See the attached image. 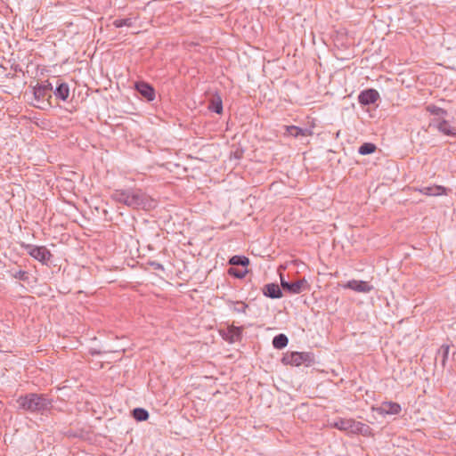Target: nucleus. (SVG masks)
<instances>
[{
    "mask_svg": "<svg viewBox=\"0 0 456 456\" xmlns=\"http://www.w3.org/2000/svg\"><path fill=\"white\" fill-rule=\"evenodd\" d=\"M116 201L134 208L147 209L153 207V200L141 190H116Z\"/></svg>",
    "mask_w": 456,
    "mask_h": 456,
    "instance_id": "f257e3e1",
    "label": "nucleus"
},
{
    "mask_svg": "<svg viewBox=\"0 0 456 456\" xmlns=\"http://www.w3.org/2000/svg\"><path fill=\"white\" fill-rule=\"evenodd\" d=\"M19 406L30 412H42L51 407V402L44 395L28 394L20 396L17 400Z\"/></svg>",
    "mask_w": 456,
    "mask_h": 456,
    "instance_id": "f03ea898",
    "label": "nucleus"
},
{
    "mask_svg": "<svg viewBox=\"0 0 456 456\" xmlns=\"http://www.w3.org/2000/svg\"><path fill=\"white\" fill-rule=\"evenodd\" d=\"M332 427L346 431L352 435H362L369 436L371 432V428L369 425L360 421H356L354 419H343L339 418L332 424Z\"/></svg>",
    "mask_w": 456,
    "mask_h": 456,
    "instance_id": "7ed1b4c3",
    "label": "nucleus"
},
{
    "mask_svg": "<svg viewBox=\"0 0 456 456\" xmlns=\"http://www.w3.org/2000/svg\"><path fill=\"white\" fill-rule=\"evenodd\" d=\"M281 362L286 365L300 366L305 364L310 366L314 363V354L311 352H288L284 354Z\"/></svg>",
    "mask_w": 456,
    "mask_h": 456,
    "instance_id": "20e7f679",
    "label": "nucleus"
},
{
    "mask_svg": "<svg viewBox=\"0 0 456 456\" xmlns=\"http://www.w3.org/2000/svg\"><path fill=\"white\" fill-rule=\"evenodd\" d=\"M20 247L26 250V252L31 257L41 262L42 264H47L53 256L51 251L45 246H37L22 242Z\"/></svg>",
    "mask_w": 456,
    "mask_h": 456,
    "instance_id": "39448f33",
    "label": "nucleus"
},
{
    "mask_svg": "<svg viewBox=\"0 0 456 456\" xmlns=\"http://www.w3.org/2000/svg\"><path fill=\"white\" fill-rule=\"evenodd\" d=\"M53 90V84L45 80L42 83H37L33 87V94L35 100L37 102L51 104L50 99L52 98V93Z\"/></svg>",
    "mask_w": 456,
    "mask_h": 456,
    "instance_id": "423d86ee",
    "label": "nucleus"
},
{
    "mask_svg": "<svg viewBox=\"0 0 456 456\" xmlns=\"http://www.w3.org/2000/svg\"><path fill=\"white\" fill-rule=\"evenodd\" d=\"M429 126L437 129L444 135H456V127L452 126L449 121L445 120L444 118H433L429 124Z\"/></svg>",
    "mask_w": 456,
    "mask_h": 456,
    "instance_id": "0eeeda50",
    "label": "nucleus"
},
{
    "mask_svg": "<svg viewBox=\"0 0 456 456\" xmlns=\"http://www.w3.org/2000/svg\"><path fill=\"white\" fill-rule=\"evenodd\" d=\"M281 285L284 290H287L291 294H299L306 289L307 282L304 279L289 282L281 277Z\"/></svg>",
    "mask_w": 456,
    "mask_h": 456,
    "instance_id": "6e6552de",
    "label": "nucleus"
},
{
    "mask_svg": "<svg viewBox=\"0 0 456 456\" xmlns=\"http://www.w3.org/2000/svg\"><path fill=\"white\" fill-rule=\"evenodd\" d=\"M379 99V94L375 89H366L358 95V102L362 105H370L375 103Z\"/></svg>",
    "mask_w": 456,
    "mask_h": 456,
    "instance_id": "1a4fd4ad",
    "label": "nucleus"
},
{
    "mask_svg": "<svg viewBox=\"0 0 456 456\" xmlns=\"http://www.w3.org/2000/svg\"><path fill=\"white\" fill-rule=\"evenodd\" d=\"M222 337L229 343L240 341L242 338V327L231 325L227 328L226 330L222 332Z\"/></svg>",
    "mask_w": 456,
    "mask_h": 456,
    "instance_id": "9d476101",
    "label": "nucleus"
},
{
    "mask_svg": "<svg viewBox=\"0 0 456 456\" xmlns=\"http://www.w3.org/2000/svg\"><path fill=\"white\" fill-rule=\"evenodd\" d=\"M344 289H348L361 293H368L372 290L373 287L367 281L351 280L343 285Z\"/></svg>",
    "mask_w": 456,
    "mask_h": 456,
    "instance_id": "9b49d317",
    "label": "nucleus"
},
{
    "mask_svg": "<svg viewBox=\"0 0 456 456\" xmlns=\"http://www.w3.org/2000/svg\"><path fill=\"white\" fill-rule=\"evenodd\" d=\"M134 86L136 91L148 102H151L155 99V90L150 84L140 81L136 82Z\"/></svg>",
    "mask_w": 456,
    "mask_h": 456,
    "instance_id": "f8f14e48",
    "label": "nucleus"
},
{
    "mask_svg": "<svg viewBox=\"0 0 456 456\" xmlns=\"http://www.w3.org/2000/svg\"><path fill=\"white\" fill-rule=\"evenodd\" d=\"M55 88L53 90L54 96L58 100L67 101L69 96V85L65 82H61L59 78H55Z\"/></svg>",
    "mask_w": 456,
    "mask_h": 456,
    "instance_id": "ddd939ff",
    "label": "nucleus"
},
{
    "mask_svg": "<svg viewBox=\"0 0 456 456\" xmlns=\"http://www.w3.org/2000/svg\"><path fill=\"white\" fill-rule=\"evenodd\" d=\"M421 194L427 196H440V195H447L451 191L442 185H433V186H423L417 190Z\"/></svg>",
    "mask_w": 456,
    "mask_h": 456,
    "instance_id": "4468645a",
    "label": "nucleus"
},
{
    "mask_svg": "<svg viewBox=\"0 0 456 456\" xmlns=\"http://www.w3.org/2000/svg\"><path fill=\"white\" fill-rule=\"evenodd\" d=\"M378 411L381 414L397 415L401 412L402 407L398 403L384 402L381 403Z\"/></svg>",
    "mask_w": 456,
    "mask_h": 456,
    "instance_id": "2eb2a0df",
    "label": "nucleus"
},
{
    "mask_svg": "<svg viewBox=\"0 0 456 456\" xmlns=\"http://www.w3.org/2000/svg\"><path fill=\"white\" fill-rule=\"evenodd\" d=\"M263 294L270 298L275 299V298H281L282 297V292L276 283H268L264 286Z\"/></svg>",
    "mask_w": 456,
    "mask_h": 456,
    "instance_id": "dca6fc26",
    "label": "nucleus"
},
{
    "mask_svg": "<svg viewBox=\"0 0 456 456\" xmlns=\"http://www.w3.org/2000/svg\"><path fill=\"white\" fill-rule=\"evenodd\" d=\"M224 300L233 313L245 314L248 309V305L243 301H234L230 298H224Z\"/></svg>",
    "mask_w": 456,
    "mask_h": 456,
    "instance_id": "f3484780",
    "label": "nucleus"
},
{
    "mask_svg": "<svg viewBox=\"0 0 456 456\" xmlns=\"http://www.w3.org/2000/svg\"><path fill=\"white\" fill-rule=\"evenodd\" d=\"M208 109L216 114H221L223 112V102L219 94H214L210 98L208 102Z\"/></svg>",
    "mask_w": 456,
    "mask_h": 456,
    "instance_id": "a211bd4d",
    "label": "nucleus"
},
{
    "mask_svg": "<svg viewBox=\"0 0 456 456\" xmlns=\"http://www.w3.org/2000/svg\"><path fill=\"white\" fill-rule=\"evenodd\" d=\"M286 132L293 137L308 136L312 134L311 130L307 128H301L296 126H287Z\"/></svg>",
    "mask_w": 456,
    "mask_h": 456,
    "instance_id": "6ab92c4d",
    "label": "nucleus"
},
{
    "mask_svg": "<svg viewBox=\"0 0 456 456\" xmlns=\"http://www.w3.org/2000/svg\"><path fill=\"white\" fill-rule=\"evenodd\" d=\"M8 273L12 277H13L14 279H17L19 281H27V282L29 281V276H30L29 273L21 269H19V270L11 269V270H8Z\"/></svg>",
    "mask_w": 456,
    "mask_h": 456,
    "instance_id": "aec40b11",
    "label": "nucleus"
},
{
    "mask_svg": "<svg viewBox=\"0 0 456 456\" xmlns=\"http://www.w3.org/2000/svg\"><path fill=\"white\" fill-rule=\"evenodd\" d=\"M289 339L285 334H279L273 339V346L276 349H282L287 346Z\"/></svg>",
    "mask_w": 456,
    "mask_h": 456,
    "instance_id": "412c9836",
    "label": "nucleus"
},
{
    "mask_svg": "<svg viewBox=\"0 0 456 456\" xmlns=\"http://www.w3.org/2000/svg\"><path fill=\"white\" fill-rule=\"evenodd\" d=\"M426 110L430 114L436 116L437 117L436 118H444V117H445L447 115V110H445L444 109H442L440 107H437L434 104L428 105L426 107Z\"/></svg>",
    "mask_w": 456,
    "mask_h": 456,
    "instance_id": "4be33fe9",
    "label": "nucleus"
},
{
    "mask_svg": "<svg viewBox=\"0 0 456 456\" xmlns=\"http://www.w3.org/2000/svg\"><path fill=\"white\" fill-rule=\"evenodd\" d=\"M133 418L137 421H144L149 418V412L143 408H135L132 411Z\"/></svg>",
    "mask_w": 456,
    "mask_h": 456,
    "instance_id": "5701e85b",
    "label": "nucleus"
},
{
    "mask_svg": "<svg viewBox=\"0 0 456 456\" xmlns=\"http://www.w3.org/2000/svg\"><path fill=\"white\" fill-rule=\"evenodd\" d=\"M229 265H241V266H247L249 264V259L244 256H232L229 261Z\"/></svg>",
    "mask_w": 456,
    "mask_h": 456,
    "instance_id": "b1692460",
    "label": "nucleus"
},
{
    "mask_svg": "<svg viewBox=\"0 0 456 456\" xmlns=\"http://www.w3.org/2000/svg\"><path fill=\"white\" fill-rule=\"evenodd\" d=\"M376 149L377 147L374 143L364 142L359 147L358 152L361 155H368L375 152Z\"/></svg>",
    "mask_w": 456,
    "mask_h": 456,
    "instance_id": "393cba45",
    "label": "nucleus"
},
{
    "mask_svg": "<svg viewBox=\"0 0 456 456\" xmlns=\"http://www.w3.org/2000/svg\"><path fill=\"white\" fill-rule=\"evenodd\" d=\"M134 20H135V19H133L131 17L124 18V19H116V28H122L124 26L130 28L133 26V23Z\"/></svg>",
    "mask_w": 456,
    "mask_h": 456,
    "instance_id": "a878e982",
    "label": "nucleus"
},
{
    "mask_svg": "<svg viewBox=\"0 0 456 456\" xmlns=\"http://www.w3.org/2000/svg\"><path fill=\"white\" fill-rule=\"evenodd\" d=\"M228 273L230 275H232V276L236 277V278L242 279L245 276L246 272H241V271H239V270H237L235 268L231 267L228 270Z\"/></svg>",
    "mask_w": 456,
    "mask_h": 456,
    "instance_id": "bb28decb",
    "label": "nucleus"
},
{
    "mask_svg": "<svg viewBox=\"0 0 456 456\" xmlns=\"http://www.w3.org/2000/svg\"><path fill=\"white\" fill-rule=\"evenodd\" d=\"M6 61V64L10 65L12 69H14V72H23L22 69L19 67V65L14 64V62H12V59H4Z\"/></svg>",
    "mask_w": 456,
    "mask_h": 456,
    "instance_id": "cd10ccee",
    "label": "nucleus"
},
{
    "mask_svg": "<svg viewBox=\"0 0 456 456\" xmlns=\"http://www.w3.org/2000/svg\"><path fill=\"white\" fill-rule=\"evenodd\" d=\"M440 351L443 352V364H444L446 359H447V356H448V353H449V346H445V345H443L440 348Z\"/></svg>",
    "mask_w": 456,
    "mask_h": 456,
    "instance_id": "c85d7f7f",
    "label": "nucleus"
},
{
    "mask_svg": "<svg viewBox=\"0 0 456 456\" xmlns=\"http://www.w3.org/2000/svg\"><path fill=\"white\" fill-rule=\"evenodd\" d=\"M150 265L152 266L154 270L164 271V266L160 263L152 261L150 262Z\"/></svg>",
    "mask_w": 456,
    "mask_h": 456,
    "instance_id": "c756f323",
    "label": "nucleus"
},
{
    "mask_svg": "<svg viewBox=\"0 0 456 456\" xmlns=\"http://www.w3.org/2000/svg\"><path fill=\"white\" fill-rule=\"evenodd\" d=\"M0 66L4 67V69H6V67H4L3 63H0Z\"/></svg>",
    "mask_w": 456,
    "mask_h": 456,
    "instance_id": "7c9ffc66",
    "label": "nucleus"
}]
</instances>
